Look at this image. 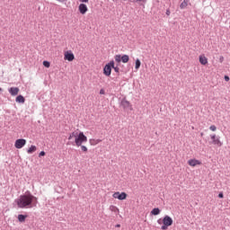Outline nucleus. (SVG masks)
I'll return each mask as SVG.
<instances>
[{"label": "nucleus", "instance_id": "nucleus-1", "mask_svg": "<svg viewBox=\"0 0 230 230\" xmlns=\"http://www.w3.org/2000/svg\"><path fill=\"white\" fill-rule=\"evenodd\" d=\"M14 202L20 209L33 208V202H37V197L31 195V193H28L21 195Z\"/></svg>", "mask_w": 230, "mask_h": 230}, {"label": "nucleus", "instance_id": "nucleus-2", "mask_svg": "<svg viewBox=\"0 0 230 230\" xmlns=\"http://www.w3.org/2000/svg\"><path fill=\"white\" fill-rule=\"evenodd\" d=\"M75 139V146H82L83 143H87V137L84 136V132L79 130H75L69 134L68 140Z\"/></svg>", "mask_w": 230, "mask_h": 230}, {"label": "nucleus", "instance_id": "nucleus-3", "mask_svg": "<svg viewBox=\"0 0 230 230\" xmlns=\"http://www.w3.org/2000/svg\"><path fill=\"white\" fill-rule=\"evenodd\" d=\"M163 226L161 227L162 230H166L168 229V227H170V226H172L173 224V219H172L170 217V216H165L164 218H163Z\"/></svg>", "mask_w": 230, "mask_h": 230}, {"label": "nucleus", "instance_id": "nucleus-4", "mask_svg": "<svg viewBox=\"0 0 230 230\" xmlns=\"http://www.w3.org/2000/svg\"><path fill=\"white\" fill-rule=\"evenodd\" d=\"M112 67H114V61L110 62L104 66L103 75L105 76H110L111 73H112Z\"/></svg>", "mask_w": 230, "mask_h": 230}, {"label": "nucleus", "instance_id": "nucleus-5", "mask_svg": "<svg viewBox=\"0 0 230 230\" xmlns=\"http://www.w3.org/2000/svg\"><path fill=\"white\" fill-rule=\"evenodd\" d=\"M187 164L189 166H191V168H195V166H202V162L200 160H197L196 158L188 160Z\"/></svg>", "mask_w": 230, "mask_h": 230}, {"label": "nucleus", "instance_id": "nucleus-6", "mask_svg": "<svg viewBox=\"0 0 230 230\" xmlns=\"http://www.w3.org/2000/svg\"><path fill=\"white\" fill-rule=\"evenodd\" d=\"M113 199H118V200H126L127 199V192H114L112 194Z\"/></svg>", "mask_w": 230, "mask_h": 230}, {"label": "nucleus", "instance_id": "nucleus-7", "mask_svg": "<svg viewBox=\"0 0 230 230\" xmlns=\"http://www.w3.org/2000/svg\"><path fill=\"white\" fill-rule=\"evenodd\" d=\"M78 11L79 13H81L82 15H85V13L89 12V8L87 7V4H85V3H81L78 6Z\"/></svg>", "mask_w": 230, "mask_h": 230}, {"label": "nucleus", "instance_id": "nucleus-8", "mask_svg": "<svg viewBox=\"0 0 230 230\" xmlns=\"http://www.w3.org/2000/svg\"><path fill=\"white\" fill-rule=\"evenodd\" d=\"M26 145V139L24 138H19L15 141L14 146L15 148L21 149L22 146Z\"/></svg>", "mask_w": 230, "mask_h": 230}, {"label": "nucleus", "instance_id": "nucleus-9", "mask_svg": "<svg viewBox=\"0 0 230 230\" xmlns=\"http://www.w3.org/2000/svg\"><path fill=\"white\" fill-rule=\"evenodd\" d=\"M9 93L12 96H17V94H19V88L18 87H11L9 89Z\"/></svg>", "mask_w": 230, "mask_h": 230}, {"label": "nucleus", "instance_id": "nucleus-10", "mask_svg": "<svg viewBox=\"0 0 230 230\" xmlns=\"http://www.w3.org/2000/svg\"><path fill=\"white\" fill-rule=\"evenodd\" d=\"M89 143L92 146H96V145H98L99 143H102L101 139H94V138H91L89 140Z\"/></svg>", "mask_w": 230, "mask_h": 230}, {"label": "nucleus", "instance_id": "nucleus-11", "mask_svg": "<svg viewBox=\"0 0 230 230\" xmlns=\"http://www.w3.org/2000/svg\"><path fill=\"white\" fill-rule=\"evenodd\" d=\"M190 3V0H183L181 4L180 8L181 10H184L185 8H188V4Z\"/></svg>", "mask_w": 230, "mask_h": 230}, {"label": "nucleus", "instance_id": "nucleus-12", "mask_svg": "<svg viewBox=\"0 0 230 230\" xmlns=\"http://www.w3.org/2000/svg\"><path fill=\"white\" fill-rule=\"evenodd\" d=\"M65 58H75V54H73V51L67 50L65 52Z\"/></svg>", "mask_w": 230, "mask_h": 230}, {"label": "nucleus", "instance_id": "nucleus-13", "mask_svg": "<svg viewBox=\"0 0 230 230\" xmlns=\"http://www.w3.org/2000/svg\"><path fill=\"white\" fill-rule=\"evenodd\" d=\"M212 145H216L217 146H222L224 145V143H222L220 138L217 137L214 141H212Z\"/></svg>", "mask_w": 230, "mask_h": 230}, {"label": "nucleus", "instance_id": "nucleus-14", "mask_svg": "<svg viewBox=\"0 0 230 230\" xmlns=\"http://www.w3.org/2000/svg\"><path fill=\"white\" fill-rule=\"evenodd\" d=\"M26 218H28V216H24L22 214L18 215L19 222H26Z\"/></svg>", "mask_w": 230, "mask_h": 230}, {"label": "nucleus", "instance_id": "nucleus-15", "mask_svg": "<svg viewBox=\"0 0 230 230\" xmlns=\"http://www.w3.org/2000/svg\"><path fill=\"white\" fill-rule=\"evenodd\" d=\"M16 102H17V103H24L25 99H24V97L22 95H18L16 97Z\"/></svg>", "mask_w": 230, "mask_h": 230}, {"label": "nucleus", "instance_id": "nucleus-16", "mask_svg": "<svg viewBox=\"0 0 230 230\" xmlns=\"http://www.w3.org/2000/svg\"><path fill=\"white\" fill-rule=\"evenodd\" d=\"M33 152H37V146H31V147L28 148L27 153L28 154H33Z\"/></svg>", "mask_w": 230, "mask_h": 230}, {"label": "nucleus", "instance_id": "nucleus-17", "mask_svg": "<svg viewBox=\"0 0 230 230\" xmlns=\"http://www.w3.org/2000/svg\"><path fill=\"white\" fill-rule=\"evenodd\" d=\"M161 213V209L159 208H154L152 211H151V215H154V216H157Z\"/></svg>", "mask_w": 230, "mask_h": 230}, {"label": "nucleus", "instance_id": "nucleus-18", "mask_svg": "<svg viewBox=\"0 0 230 230\" xmlns=\"http://www.w3.org/2000/svg\"><path fill=\"white\" fill-rule=\"evenodd\" d=\"M199 62L202 66H206L208 64V58H199Z\"/></svg>", "mask_w": 230, "mask_h": 230}, {"label": "nucleus", "instance_id": "nucleus-19", "mask_svg": "<svg viewBox=\"0 0 230 230\" xmlns=\"http://www.w3.org/2000/svg\"><path fill=\"white\" fill-rule=\"evenodd\" d=\"M139 67H141V61H139V59H137L135 68L139 69Z\"/></svg>", "mask_w": 230, "mask_h": 230}, {"label": "nucleus", "instance_id": "nucleus-20", "mask_svg": "<svg viewBox=\"0 0 230 230\" xmlns=\"http://www.w3.org/2000/svg\"><path fill=\"white\" fill-rule=\"evenodd\" d=\"M122 105L123 107H130V102L128 101H123Z\"/></svg>", "mask_w": 230, "mask_h": 230}, {"label": "nucleus", "instance_id": "nucleus-21", "mask_svg": "<svg viewBox=\"0 0 230 230\" xmlns=\"http://www.w3.org/2000/svg\"><path fill=\"white\" fill-rule=\"evenodd\" d=\"M209 130H211V132H217V126L211 125V126L209 127Z\"/></svg>", "mask_w": 230, "mask_h": 230}, {"label": "nucleus", "instance_id": "nucleus-22", "mask_svg": "<svg viewBox=\"0 0 230 230\" xmlns=\"http://www.w3.org/2000/svg\"><path fill=\"white\" fill-rule=\"evenodd\" d=\"M110 209H111V211H114V212L119 211V209L117 207H114V206H111Z\"/></svg>", "mask_w": 230, "mask_h": 230}, {"label": "nucleus", "instance_id": "nucleus-23", "mask_svg": "<svg viewBox=\"0 0 230 230\" xmlns=\"http://www.w3.org/2000/svg\"><path fill=\"white\" fill-rule=\"evenodd\" d=\"M132 3H146V0H131Z\"/></svg>", "mask_w": 230, "mask_h": 230}, {"label": "nucleus", "instance_id": "nucleus-24", "mask_svg": "<svg viewBox=\"0 0 230 230\" xmlns=\"http://www.w3.org/2000/svg\"><path fill=\"white\" fill-rule=\"evenodd\" d=\"M116 58H128V55H124V56L117 55Z\"/></svg>", "mask_w": 230, "mask_h": 230}, {"label": "nucleus", "instance_id": "nucleus-25", "mask_svg": "<svg viewBox=\"0 0 230 230\" xmlns=\"http://www.w3.org/2000/svg\"><path fill=\"white\" fill-rule=\"evenodd\" d=\"M210 138L212 139V142L215 141L216 139H217L218 137H217L216 134H212L210 135Z\"/></svg>", "mask_w": 230, "mask_h": 230}, {"label": "nucleus", "instance_id": "nucleus-26", "mask_svg": "<svg viewBox=\"0 0 230 230\" xmlns=\"http://www.w3.org/2000/svg\"><path fill=\"white\" fill-rule=\"evenodd\" d=\"M43 66H44L45 67H49L50 63H49V61H43Z\"/></svg>", "mask_w": 230, "mask_h": 230}, {"label": "nucleus", "instance_id": "nucleus-27", "mask_svg": "<svg viewBox=\"0 0 230 230\" xmlns=\"http://www.w3.org/2000/svg\"><path fill=\"white\" fill-rule=\"evenodd\" d=\"M80 146H81V150H82L83 152H87V146H83V145H81Z\"/></svg>", "mask_w": 230, "mask_h": 230}, {"label": "nucleus", "instance_id": "nucleus-28", "mask_svg": "<svg viewBox=\"0 0 230 230\" xmlns=\"http://www.w3.org/2000/svg\"><path fill=\"white\" fill-rule=\"evenodd\" d=\"M112 69H114L115 73H119V68L118 66H113Z\"/></svg>", "mask_w": 230, "mask_h": 230}, {"label": "nucleus", "instance_id": "nucleus-29", "mask_svg": "<svg viewBox=\"0 0 230 230\" xmlns=\"http://www.w3.org/2000/svg\"><path fill=\"white\" fill-rule=\"evenodd\" d=\"M39 155H40V157H42V156L46 155V152L41 151Z\"/></svg>", "mask_w": 230, "mask_h": 230}, {"label": "nucleus", "instance_id": "nucleus-30", "mask_svg": "<svg viewBox=\"0 0 230 230\" xmlns=\"http://www.w3.org/2000/svg\"><path fill=\"white\" fill-rule=\"evenodd\" d=\"M121 61H122L124 64H127V62H128V58H122Z\"/></svg>", "mask_w": 230, "mask_h": 230}, {"label": "nucleus", "instance_id": "nucleus-31", "mask_svg": "<svg viewBox=\"0 0 230 230\" xmlns=\"http://www.w3.org/2000/svg\"><path fill=\"white\" fill-rule=\"evenodd\" d=\"M218 198H219V199H224V193L220 192V193L218 194Z\"/></svg>", "mask_w": 230, "mask_h": 230}, {"label": "nucleus", "instance_id": "nucleus-32", "mask_svg": "<svg viewBox=\"0 0 230 230\" xmlns=\"http://www.w3.org/2000/svg\"><path fill=\"white\" fill-rule=\"evenodd\" d=\"M58 3H66L67 0H56Z\"/></svg>", "mask_w": 230, "mask_h": 230}, {"label": "nucleus", "instance_id": "nucleus-33", "mask_svg": "<svg viewBox=\"0 0 230 230\" xmlns=\"http://www.w3.org/2000/svg\"><path fill=\"white\" fill-rule=\"evenodd\" d=\"M225 80H226V82H229V76L228 75H225Z\"/></svg>", "mask_w": 230, "mask_h": 230}, {"label": "nucleus", "instance_id": "nucleus-34", "mask_svg": "<svg viewBox=\"0 0 230 230\" xmlns=\"http://www.w3.org/2000/svg\"><path fill=\"white\" fill-rule=\"evenodd\" d=\"M100 94H105V90L101 89V90H100Z\"/></svg>", "mask_w": 230, "mask_h": 230}, {"label": "nucleus", "instance_id": "nucleus-35", "mask_svg": "<svg viewBox=\"0 0 230 230\" xmlns=\"http://www.w3.org/2000/svg\"><path fill=\"white\" fill-rule=\"evenodd\" d=\"M80 3H89V0H79Z\"/></svg>", "mask_w": 230, "mask_h": 230}, {"label": "nucleus", "instance_id": "nucleus-36", "mask_svg": "<svg viewBox=\"0 0 230 230\" xmlns=\"http://www.w3.org/2000/svg\"><path fill=\"white\" fill-rule=\"evenodd\" d=\"M67 60H68L69 62H72L73 58H67Z\"/></svg>", "mask_w": 230, "mask_h": 230}, {"label": "nucleus", "instance_id": "nucleus-37", "mask_svg": "<svg viewBox=\"0 0 230 230\" xmlns=\"http://www.w3.org/2000/svg\"><path fill=\"white\" fill-rule=\"evenodd\" d=\"M166 14H167V15H170V11H167V12H166Z\"/></svg>", "mask_w": 230, "mask_h": 230}, {"label": "nucleus", "instance_id": "nucleus-38", "mask_svg": "<svg viewBox=\"0 0 230 230\" xmlns=\"http://www.w3.org/2000/svg\"><path fill=\"white\" fill-rule=\"evenodd\" d=\"M116 227H121V226L120 225H117Z\"/></svg>", "mask_w": 230, "mask_h": 230}, {"label": "nucleus", "instance_id": "nucleus-39", "mask_svg": "<svg viewBox=\"0 0 230 230\" xmlns=\"http://www.w3.org/2000/svg\"><path fill=\"white\" fill-rule=\"evenodd\" d=\"M158 224H161V220H158Z\"/></svg>", "mask_w": 230, "mask_h": 230}, {"label": "nucleus", "instance_id": "nucleus-40", "mask_svg": "<svg viewBox=\"0 0 230 230\" xmlns=\"http://www.w3.org/2000/svg\"><path fill=\"white\" fill-rule=\"evenodd\" d=\"M200 136H204V133H201Z\"/></svg>", "mask_w": 230, "mask_h": 230}, {"label": "nucleus", "instance_id": "nucleus-41", "mask_svg": "<svg viewBox=\"0 0 230 230\" xmlns=\"http://www.w3.org/2000/svg\"><path fill=\"white\" fill-rule=\"evenodd\" d=\"M0 91H3V90L0 88Z\"/></svg>", "mask_w": 230, "mask_h": 230}]
</instances>
